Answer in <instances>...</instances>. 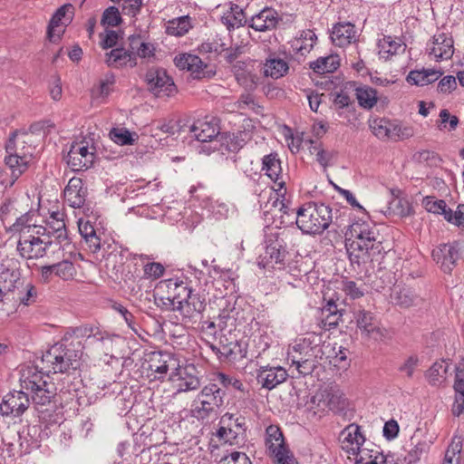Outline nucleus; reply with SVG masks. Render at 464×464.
Returning a JSON list of instances; mask_svg holds the SVG:
<instances>
[{"mask_svg":"<svg viewBox=\"0 0 464 464\" xmlns=\"http://www.w3.org/2000/svg\"><path fill=\"white\" fill-rule=\"evenodd\" d=\"M342 290L352 299H358L364 295V289L354 281L344 280L342 282Z\"/></svg>","mask_w":464,"mask_h":464,"instance_id":"nucleus-57","label":"nucleus"},{"mask_svg":"<svg viewBox=\"0 0 464 464\" xmlns=\"http://www.w3.org/2000/svg\"><path fill=\"white\" fill-rule=\"evenodd\" d=\"M266 449L267 454L288 446L279 426L271 424L266 429Z\"/></svg>","mask_w":464,"mask_h":464,"instance_id":"nucleus-35","label":"nucleus"},{"mask_svg":"<svg viewBox=\"0 0 464 464\" xmlns=\"http://www.w3.org/2000/svg\"><path fill=\"white\" fill-rule=\"evenodd\" d=\"M312 342L309 338H304L301 343L295 344L294 346V350H302L303 352V360L305 358H314L316 359L317 354L316 352L319 351L317 345L311 346Z\"/></svg>","mask_w":464,"mask_h":464,"instance_id":"nucleus-61","label":"nucleus"},{"mask_svg":"<svg viewBox=\"0 0 464 464\" xmlns=\"http://www.w3.org/2000/svg\"><path fill=\"white\" fill-rule=\"evenodd\" d=\"M396 304L402 307H410L414 304V295L409 289H401L394 294Z\"/></svg>","mask_w":464,"mask_h":464,"instance_id":"nucleus-64","label":"nucleus"},{"mask_svg":"<svg viewBox=\"0 0 464 464\" xmlns=\"http://www.w3.org/2000/svg\"><path fill=\"white\" fill-rule=\"evenodd\" d=\"M219 130L218 120L212 116L198 119L189 127V132L200 142L213 140L220 134Z\"/></svg>","mask_w":464,"mask_h":464,"instance_id":"nucleus-17","label":"nucleus"},{"mask_svg":"<svg viewBox=\"0 0 464 464\" xmlns=\"http://www.w3.org/2000/svg\"><path fill=\"white\" fill-rule=\"evenodd\" d=\"M64 197L69 206L74 208H82L87 198V188L73 192H64Z\"/></svg>","mask_w":464,"mask_h":464,"instance_id":"nucleus-50","label":"nucleus"},{"mask_svg":"<svg viewBox=\"0 0 464 464\" xmlns=\"http://www.w3.org/2000/svg\"><path fill=\"white\" fill-rule=\"evenodd\" d=\"M432 46L429 53L433 55L437 61L450 59L454 53V41L451 35L445 33H439L432 37Z\"/></svg>","mask_w":464,"mask_h":464,"instance_id":"nucleus-25","label":"nucleus"},{"mask_svg":"<svg viewBox=\"0 0 464 464\" xmlns=\"http://www.w3.org/2000/svg\"><path fill=\"white\" fill-rule=\"evenodd\" d=\"M340 66L338 55H329L319 57L317 60L311 62L309 67L318 74H324L335 72Z\"/></svg>","mask_w":464,"mask_h":464,"instance_id":"nucleus-38","label":"nucleus"},{"mask_svg":"<svg viewBox=\"0 0 464 464\" xmlns=\"http://www.w3.org/2000/svg\"><path fill=\"white\" fill-rule=\"evenodd\" d=\"M218 464H252V462L245 452L233 451L223 456Z\"/></svg>","mask_w":464,"mask_h":464,"instance_id":"nucleus-54","label":"nucleus"},{"mask_svg":"<svg viewBox=\"0 0 464 464\" xmlns=\"http://www.w3.org/2000/svg\"><path fill=\"white\" fill-rule=\"evenodd\" d=\"M253 63V60L247 59L236 62L231 67L237 83L249 91L256 88L259 80L258 76L252 72Z\"/></svg>","mask_w":464,"mask_h":464,"instance_id":"nucleus-22","label":"nucleus"},{"mask_svg":"<svg viewBox=\"0 0 464 464\" xmlns=\"http://www.w3.org/2000/svg\"><path fill=\"white\" fill-rule=\"evenodd\" d=\"M191 28L188 15L180 16L168 22L166 33L169 35L183 36Z\"/></svg>","mask_w":464,"mask_h":464,"instance_id":"nucleus-43","label":"nucleus"},{"mask_svg":"<svg viewBox=\"0 0 464 464\" xmlns=\"http://www.w3.org/2000/svg\"><path fill=\"white\" fill-rule=\"evenodd\" d=\"M295 214V224L304 234L320 235L329 227L333 219L332 208L324 203L308 202Z\"/></svg>","mask_w":464,"mask_h":464,"instance_id":"nucleus-5","label":"nucleus"},{"mask_svg":"<svg viewBox=\"0 0 464 464\" xmlns=\"http://www.w3.org/2000/svg\"><path fill=\"white\" fill-rule=\"evenodd\" d=\"M12 299L14 300V304H23L24 306H29L37 300V290L36 287L31 284H24L22 288L16 289L15 293L12 294Z\"/></svg>","mask_w":464,"mask_h":464,"instance_id":"nucleus-41","label":"nucleus"},{"mask_svg":"<svg viewBox=\"0 0 464 464\" xmlns=\"http://www.w3.org/2000/svg\"><path fill=\"white\" fill-rule=\"evenodd\" d=\"M73 6L71 4H65L60 6L55 13L52 15L49 24L47 26V38L51 43L56 44L58 43L64 30H58L56 33V28L61 24L66 25L67 23H71L72 20V15L67 17L66 14L70 12L72 14H73Z\"/></svg>","mask_w":464,"mask_h":464,"instance_id":"nucleus-20","label":"nucleus"},{"mask_svg":"<svg viewBox=\"0 0 464 464\" xmlns=\"http://www.w3.org/2000/svg\"><path fill=\"white\" fill-rule=\"evenodd\" d=\"M95 148L82 140L72 142L67 154V164L72 171H82L92 168L95 160Z\"/></svg>","mask_w":464,"mask_h":464,"instance_id":"nucleus-12","label":"nucleus"},{"mask_svg":"<svg viewBox=\"0 0 464 464\" xmlns=\"http://www.w3.org/2000/svg\"><path fill=\"white\" fill-rule=\"evenodd\" d=\"M225 392L213 382L206 385L191 408V415L198 420H205L217 412L224 404Z\"/></svg>","mask_w":464,"mask_h":464,"instance_id":"nucleus-7","label":"nucleus"},{"mask_svg":"<svg viewBox=\"0 0 464 464\" xmlns=\"http://www.w3.org/2000/svg\"><path fill=\"white\" fill-rule=\"evenodd\" d=\"M462 450V441L460 438H453L450 444L448 446L444 459L460 462V454Z\"/></svg>","mask_w":464,"mask_h":464,"instance_id":"nucleus-56","label":"nucleus"},{"mask_svg":"<svg viewBox=\"0 0 464 464\" xmlns=\"http://www.w3.org/2000/svg\"><path fill=\"white\" fill-rule=\"evenodd\" d=\"M392 121L385 118H376L369 121V128L379 139H390Z\"/></svg>","mask_w":464,"mask_h":464,"instance_id":"nucleus-44","label":"nucleus"},{"mask_svg":"<svg viewBox=\"0 0 464 464\" xmlns=\"http://www.w3.org/2000/svg\"><path fill=\"white\" fill-rule=\"evenodd\" d=\"M144 81L150 92L158 97H169L176 93V85L167 71L160 67H151L145 73Z\"/></svg>","mask_w":464,"mask_h":464,"instance_id":"nucleus-10","label":"nucleus"},{"mask_svg":"<svg viewBox=\"0 0 464 464\" xmlns=\"http://www.w3.org/2000/svg\"><path fill=\"white\" fill-rule=\"evenodd\" d=\"M262 170L279 188H285V182L282 179L281 160L278 154L274 152L265 155L262 159Z\"/></svg>","mask_w":464,"mask_h":464,"instance_id":"nucleus-29","label":"nucleus"},{"mask_svg":"<svg viewBox=\"0 0 464 464\" xmlns=\"http://www.w3.org/2000/svg\"><path fill=\"white\" fill-rule=\"evenodd\" d=\"M248 20L246 17L244 10L236 4H230V8L221 16V23L227 27L228 31L235 28L248 25Z\"/></svg>","mask_w":464,"mask_h":464,"instance_id":"nucleus-33","label":"nucleus"},{"mask_svg":"<svg viewBox=\"0 0 464 464\" xmlns=\"http://www.w3.org/2000/svg\"><path fill=\"white\" fill-rule=\"evenodd\" d=\"M63 217V213L59 211L53 212L46 223V226L52 232L55 241L60 245H66L69 243V236Z\"/></svg>","mask_w":464,"mask_h":464,"instance_id":"nucleus-32","label":"nucleus"},{"mask_svg":"<svg viewBox=\"0 0 464 464\" xmlns=\"http://www.w3.org/2000/svg\"><path fill=\"white\" fill-rule=\"evenodd\" d=\"M448 364L445 361L435 362L425 372L429 383L431 386H440L446 380Z\"/></svg>","mask_w":464,"mask_h":464,"instance_id":"nucleus-42","label":"nucleus"},{"mask_svg":"<svg viewBox=\"0 0 464 464\" xmlns=\"http://www.w3.org/2000/svg\"><path fill=\"white\" fill-rule=\"evenodd\" d=\"M160 285L159 287H162L163 285L167 287L168 294H170L177 306L183 304L192 289L187 281L179 278H169L161 281Z\"/></svg>","mask_w":464,"mask_h":464,"instance_id":"nucleus-28","label":"nucleus"},{"mask_svg":"<svg viewBox=\"0 0 464 464\" xmlns=\"http://www.w3.org/2000/svg\"><path fill=\"white\" fill-rule=\"evenodd\" d=\"M353 314V321L355 322L357 331L362 338L374 341L382 340L384 333L381 328L380 321L373 313L359 307L354 309Z\"/></svg>","mask_w":464,"mask_h":464,"instance_id":"nucleus-11","label":"nucleus"},{"mask_svg":"<svg viewBox=\"0 0 464 464\" xmlns=\"http://www.w3.org/2000/svg\"><path fill=\"white\" fill-rule=\"evenodd\" d=\"M349 230L353 239L346 243V249L353 265L361 266L367 259L380 262L383 258L386 250L374 224L360 219L353 222Z\"/></svg>","mask_w":464,"mask_h":464,"instance_id":"nucleus-1","label":"nucleus"},{"mask_svg":"<svg viewBox=\"0 0 464 464\" xmlns=\"http://www.w3.org/2000/svg\"><path fill=\"white\" fill-rule=\"evenodd\" d=\"M352 87H354L355 96L358 101V104L364 110L372 109L377 102V91L368 85L356 86L355 82H348Z\"/></svg>","mask_w":464,"mask_h":464,"instance_id":"nucleus-34","label":"nucleus"},{"mask_svg":"<svg viewBox=\"0 0 464 464\" xmlns=\"http://www.w3.org/2000/svg\"><path fill=\"white\" fill-rule=\"evenodd\" d=\"M295 234V231L289 229L270 233L266 237L265 253L258 257V266L263 268H274L275 265L285 266L287 247L292 244Z\"/></svg>","mask_w":464,"mask_h":464,"instance_id":"nucleus-6","label":"nucleus"},{"mask_svg":"<svg viewBox=\"0 0 464 464\" xmlns=\"http://www.w3.org/2000/svg\"><path fill=\"white\" fill-rule=\"evenodd\" d=\"M76 273L74 264L68 259L41 267V276L45 283L50 282L53 276H57L64 281L72 280L76 276Z\"/></svg>","mask_w":464,"mask_h":464,"instance_id":"nucleus-19","label":"nucleus"},{"mask_svg":"<svg viewBox=\"0 0 464 464\" xmlns=\"http://www.w3.org/2000/svg\"><path fill=\"white\" fill-rule=\"evenodd\" d=\"M288 63L280 58L269 57L264 65V74L273 79H279L287 73Z\"/></svg>","mask_w":464,"mask_h":464,"instance_id":"nucleus-40","label":"nucleus"},{"mask_svg":"<svg viewBox=\"0 0 464 464\" xmlns=\"http://www.w3.org/2000/svg\"><path fill=\"white\" fill-rule=\"evenodd\" d=\"M288 374L283 367H270L266 365L261 366L257 370L256 381L263 388L270 391L284 382Z\"/></svg>","mask_w":464,"mask_h":464,"instance_id":"nucleus-24","label":"nucleus"},{"mask_svg":"<svg viewBox=\"0 0 464 464\" xmlns=\"http://www.w3.org/2000/svg\"><path fill=\"white\" fill-rule=\"evenodd\" d=\"M246 430L245 417H236L234 414L227 412L220 418L216 436L225 443L238 445L245 441Z\"/></svg>","mask_w":464,"mask_h":464,"instance_id":"nucleus-8","label":"nucleus"},{"mask_svg":"<svg viewBox=\"0 0 464 464\" xmlns=\"http://www.w3.org/2000/svg\"><path fill=\"white\" fill-rule=\"evenodd\" d=\"M206 305L205 295L192 288L183 304L177 306V312H179L184 318L192 319L200 314L205 310Z\"/></svg>","mask_w":464,"mask_h":464,"instance_id":"nucleus-26","label":"nucleus"},{"mask_svg":"<svg viewBox=\"0 0 464 464\" xmlns=\"http://www.w3.org/2000/svg\"><path fill=\"white\" fill-rule=\"evenodd\" d=\"M326 406L330 411L339 412L343 411L347 406L346 398L340 391L331 390L326 392L325 395Z\"/></svg>","mask_w":464,"mask_h":464,"instance_id":"nucleus-45","label":"nucleus"},{"mask_svg":"<svg viewBox=\"0 0 464 464\" xmlns=\"http://www.w3.org/2000/svg\"><path fill=\"white\" fill-rule=\"evenodd\" d=\"M431 256L443 273L450 275L461 259V245L456 240L440 244L432 250Z\"/></svg>","mask_w":464,"mask_h":464,"instance_id":"nucleus-9","label":"nucleus"},{"mask_svg":"<svg viewBox=\"0 0 464 464\" xmlns=\"http://www.w3.org/2000/svg\"><path fill=\"white\" fill-rule=\"evenodd\" d=\"M239 348L237 342H230L229 343H223L222 340L220 341V346L218 349V358L219 359H236L237 351L236 349Z\"/></svg>","mask_w":464,"mask_h":464,"instance_id":"nucleus-62","label":"nucleus"},{"mask_svg":"<svg viewBox=\"0 0 464 464\" xmlns=\"http://www.w3.org/2000/svg\"><path fill=\"white\" fill-rule=\"evenodd\" d=\"M273 464H299L289 446L268 454Z\"/></svg>","mask_w":464,"mask_h":464,"instance_id":"nucleus-47","label":"nucleus"},{"mask_svg":"<svg viewBox=\"0 0 464 464\" xmlns=\"http://www.w3.org/2000/svg\"><path fill=\"white\" fill-rule=\"evenodd\" d=\"M453 389L455 391V401L452 405V414L459 416L464 411V372L455 371Z\"/></svg>","mask_w":464,"mask_h":464,"instance_id":"nucleus-37","label":"nucleus"},{"mask_svg":"<svg viewBox=\"0 0 464 464\" xmlns=\"http://www.w3.org/2000/svg\"><path fill=\"white\" fill-rule=\"evenodd\" d=\"M174 63L180 70L189 71L194 79L211 78L215 74V72L208 69V65L195 54H179L175 57Z\"/></svg>","mask_w":464,"mask_h":464,"instance_id":"nucleus-14","label":"nucleus"},{"mask_svg":"<svg viewBox=\"0 0 464 464\" xmlns=\"http://www.w3.org/2000/svg\"><path fill=\"white\" fill-rule=\"evenodd\" d=\"M115 82V76L111 73L107 74L103 80L100 82L97 90H92V93L101 97H106L111 93V87Z\"/></svg>","mask_w":464,"mask_h":464,"instance_id":"nucleus-63","label":"nucleus"},{"mask_svg":"<svg viewBox=\"0 0 464 464\" xmlns=\"http://www.w3.org/2000/svg\"><path fill=\"white\" fill-rule=\"evenodd\" d=\"M359 37L355 25L350 22H340L334 24L330 32V39L337 47H346L354 44Z\"/></svg>","mask_w":464,"mask_h":464,"instance_id":"nucleus-18","label":"nucleus"},{"mask_svg":"<svg viewBox=\"0 0 464 464\" xmlns=\"http://www.w3.org/2000/svg\"><path fill=\"white\" fill-rule=\"evenodd\" d=\"M253 138L252 132L244 129L237 132H228L222 134V144L229 152L239 151Z\"/></svg>","mask_w":464,"mask_h":464,"instance_id":"nucleus-31","label":"nucleus"},{"mask_svg":"<svg viewBox=\"0 0 464 464\" xmlns=\"http://www.w3.org/2000/svg\"><path fill=\"white\" fill-rule=\"evenodd\" d=\"M53 239H42L20 237L16 249L20 256L26 259H39L46 255L47 249L53 245Z\"/></svg>","mask_w":464,"mask_h":464,"instance_id":"nucleus-15","label":"nucleus"},{"mask_svg":"<svg viewBox=\"0 0 464 464\" xmlns=\"http://www.w3.org/2000/svg\"><path fill=\"white\" fill-rule=\"evenodd\" d=\"M82 342L66 333L62 340L53 345L42 357V362L47 364L48 372L53 373L68 372L79 367L82 355Z\"/></svg>","mask_w":464,"mask_h":464,"instance_id":"nucleus-3","label":"nucleus"},{"mask_svg":"<svg viewBox=\"0 0 464 464\" xmlns=\"http://www.w3.org/2000/svg\"><path fill=\"white\" fill-rule=\"evenodd\" d=\"M6 156L5 163L11 170V176L16 180L27 169L33 159L35 148L32 146L27 133L12 132L5 143Z\"/></svg>","mask_w":464,"mask_h":464,"instance_id":"nucleus-4","label":"nucleus"},{"mask_svg":"<svg viewBox=\"0 0 464 464\" xmlns=\"http://www.w3.org/2000/svg\"><path fill=\"white\" fill-rule=\"evenodd\" d=\"M378 46L380 53L388 58L390 55L396 53L401 44L394 41L392 36L384 35L382 39L379 40Z\"/></svg>","mask_w":464,"mask_h":464,"instance_id":"nucleus-48","label":"nucleus"},{"mask_svg":"<svg viewBox=\"0 0 464 464\" xmlns=\"http://www.w3.org/2000/svg\"><path fill=\"white\" fill-rule=\"evenodd\" d=\"M48 378V375L44 376L37 367L33 366L24 369L20 378L22 388L32 392L33 403L42 421L47 420L53 411L52 399L55 393L53 384L47 382Z\"/></svg>","mask_w":464,"mask_h":464,"instance_id":"nucleus-2","label":"nucleus"},{"mask_svg":"<svg viewBox=\"0 0 464 464\" xmlns=\"http://www.w3.org/2000/svg\"><path fill=\"white\" fill-rule=\"evenodd\" d=\"M282 20L278 13L270 7H265L248 20V26L256 32L275 30Z\"/></svg>","mask_w":464,"mask_h":464,"instance_id":"nucleus-21","label":"nucleus"},{"mask_svg":"<svg viewBox=\"0 0 464 464\" xmlns=\"http://www.w3.org/2000/svg\"><path fill=\"white\" fill-rule=\"evenodd\" d=\"M393 211L401 217H408L413 213L411 203L404 198H394L391 202Z\"/></svg>","mask_w":464,"mask_h":464,"instance_id":"nucleus-52","label":"nucleus"},{"mask_svg":"<svg viewBox=\"0 0 464 464\" xmlns=\"http://www.w3.org/2000/svg\"><path fill=\"white\" fill-rule=\"evenodd\" d=\"M413 135V130L411 127H403L400 124L392 122L390 139L394 140H402L409 139Z\"/></svg>","mask_w":464,"mask_h":464,"instance_id":"nucleus-60","label":"nucleus"},{"mask_svg":"<svg viewBox=\"0 0 464 464\" xmlns=\"http://www.w3.org/2000/svg\"><path fill=\"white\" fill-rule=\"evenodd\" d=\"M35 222L36 213L34 210H30L17 218L15 222L7 229V231L19 233L20 237L28 235Z\"/></svg>","mask_w":464,"mask_h":464,"instance_id":"nucleus-39","label":"nucleus"},{"mask_svg":"<svg viewBox=\"0 0 464 464\" xmlns=\"http://www.w3.org/2000/svg\"><path fill=\"white\" fill-rule=\"evenodd\" d=\"M427 450V443L425 441L418 442L415 444L407 453V455L404 457V460L408 464H413L418 462L422 454L426 452Z\"/></svg>","mask_w":464,"mask_h":464,"instance_id":"nucleus-59","label":"nucleus"},{"mask_svg":"<svg viewBox=\"0 0 464 464\" xmlns=\"http://www.w3.org/2000/svg\"><path fill=\"white\" fill-rule=\"evenodd\" d=\"M30 399L28 394L23 391H13L7 393L0 404L2 415L21 416L29 407Z\"/></svg>","mask_w":464,"mask_h":464,"instance_id":"nucleus-16","label":"nucleus"},{"mask_svg":"<svg viewBox=\"0 0 464 464\" xmlns=\"http://www.w3.org/2000/svg\"><path fill=\"white\" fill-rule=\"evenodd\" d=\"M442 72L434 69H423L421 71H411L406 78L411 84L424 86L437 81Z\"/></svg>","mask_w":464,"mask_h":464,"instance_id":"nucleus-36","label":"nucleus"},{"mask_svg":"<svg viewBox=\"0 0 464 464\" xmlns=\"http://www.w3.org/2000/svg\"><path fill=\"white\" fill-rule=\"evenodd\" d=\"M106 63L109 67L121 68L129 66L133 68L137 65L136 54L124 48H114L106 53Z\"/></svg>","mask_w":464,"mask_h":464,"instance_id":"nucleus-30","label":"nucleus"},{"mask_svg":"<svg viewBox=\"0 0 464 464\" xmlns=\"http://www.w3.org/2000/svg\"><path fill=\"white\" fill-rule=\"evenodd\" d=\"M121 23V17L119 9L115 6H110L102 14V24L108 26H117Z\"/></svg>","mask_w":464,"mask_h":464,"instance_id":"nucleus-53","label":"nucleus"},{"mask_svg":"<svg viewBox=\"0 0 464 464\" xmlns=\"http://www.w3.org/2000/svg\"><path fill=\"white\" fill-rule=\"evenodd\" d=\"M111 139L120 145H131L134 142V139L131 133L127 129L113 128L110 131Z\"/></svg>","mask_w":464,"mask_h":464,"instance_id":"nucleus-51","label":"nucleus"},{"mask_svg":"<svg viewBox=\"0 0 464 464\" xmlns=\"http://www.w3.org/2000/svg\"><path fill=\"white\" fill-rule=\"evenodd\" d=\"M440 130L446 129L450 131L454 130L459 124V118L455 115H450V111L447 109H443L440 112Z\"/></svg>","mask_w":464,"mask_h":464,"instance_id":"nucleus-58","label":"nucleus"},{"mask_svg":"<svg viewBox=\"0 0 464 464\" xmlns=\"http://www.w3.org/2000/svg\"><path fill=\"white\" fill-rule=\"evenodd\" d=\"M312 146L310 147V152L316 154V161L324 168L326 169L331 165V161L337 156V152L334 150H325L323 149L321 144H317L314 141H311Z\"/></svg>","mask_w":464,"mask_h":464,"instance_id":"nucleus-46","label":"nucleus"},{"mask_svg":"<svg viewBox=\"0 0 464 464\" xmlns=\"http://www.w3.org/2000/svg\"><path fill=\"white\" fill-rule=\"evenodd\" d=\"M339 440L342 449L351 455L358 452L359 446H362L365 438L361 432V427L355 423L346 426L340 433Z\"/></svg>","mask_w":464,"mask_h":464,"instance_id":"nucleus-23","label":"nucleus"},{"mask_svg":"<svg viewBox=\"0 0 464 464\" xmlns=\"http://www.w3.org/2000/svg\"><path fill=\"white\" fill-rule=\"evenodd\" d=\"M173 361L171 355L163 352H152L147 359L148 371L154 379H163L169 371V363Z\"/></svg>","mask_w":464,"mask_h":464,"instance_id":"nucleus-27","label":"nucleus"},{"mask_svg":"<svg viewBox=\"0 0 464 464\" xmlns=\"http://www.w3.org/2000/svg\"><path fill=\"white\" fill-rule=\"evenodd\" d=\"M0 285L7 291L14 294L16 289L22 288L24 279L21 276L20 263L15 258L3 259L0 264Z\"/></svg>","mask_w":464,"mask_h":464,"instance_id":"nucleus-13","label":"nucleus"},{"mask_svg":"<svg viewBox=\"0 0 464 464\" xmlns=\"http://www.w3.org/2000/svg\"><path fill=\"white\" fill-rule=\"evenodd\" d=\"M213 381L218 382L225 388L233 387L237 391H245L244 384L240 380L221 372L215 374Z\"/></svg>","mask_w":464,"mask_h":464,"instance_id":"nucleus-49","label":"nucleus"},{"mask_svg":"<svg viewBox=\"0 0 464 464\" xmlns=\"http://www.w3.org/2000/svg\"><path fill=\"white\" fill-rule=\"evenodd\" d=\"M423 206L428 212L440 215L445 211L446 202L443 199H436L435 197L428 196L423 198Z\"/></svg>","mask_w":464,"mask_h":464,"instance_id":"nucleus-55","label":"nucleus"}]
</instances>
